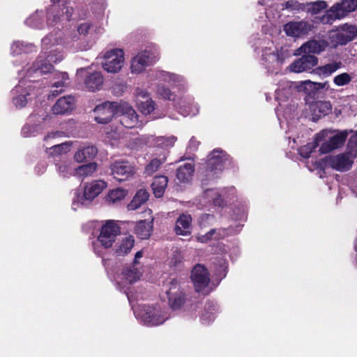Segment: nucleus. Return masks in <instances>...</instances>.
<instances>
[{
    "label": "nucleus",
    "mask_w": 357,
    "mask_h": 357,
    "mask_svg": "<svg viewBox=\"0 0 357 357\" xmlns=\"http://www.w3.org/2000/svg\"><path fill=\"white\" fill-rule=\"evenodd\" d=\"M230 162L229 155L221 149H214L208 156L206 162L204 178L202 184L207 185L210 182L220 178L226 165Z\"/></svg>",
    "instance_id": "f257e3e1"
},
{
    "label": "nucleus",
    "mask_w": 357,
    "mask_h": 357,
    "mask_svg": "<svg viewBox=\"0 0 357 357\" xmlns=\"http://www.w3.org/2000/svg\"><path fill=\"white\" fill-rule=\"evenodd\" d=\"M70 1H52V4L47 10V22L54 26L65 18L70 21L73 13V7L70 6Z\"/></svg>",
    "instance_id": "f03ea898"
},
{
    "label": "nucleus",
    "mask_w": 357,
    "mask_h": 357,
    "mask_svg": "<svg viewBox=\"0 0 357 357\" xmlns=\"http://www.w3.org/2000/svg\"><path fill=\"white\" fill-rule=\"evenodd\" d=\"M120 234L121 228L114 220H106L100 229L97 241L105 248H110Z\"/></svg>",
    "instance_id": "7ed1b4c3"
},
{
    "label": "nucleus",
    "mask_w": 357,
    "mask_h": 357,
    "mask_svg": "<svg viewBox=\"0 0 357 357\" xmlns=\"http://www.w3.org/2000/svg\"><path fill=\"white\" fill-rule=\"evenodd\" d=\"M119 104L116 102L106 101L97 105L94 109L95 121L101 124L110 122L115 115L119 114Z\"/></svg>",
    "instance_id": "20e7f679"
},
{
    "label": "nucleus",
    "mask_w": 357,
    "mask_h": 357,
    "mask_svg": "<svg viewBox=\"0 0 357 357\" xmlns=\"http://www.w3.org/2000/svg\"><path fill=\"white\" fill-rule=\"evenodd\" d=\"M102 68L111 73L119 72L124 63V52L121 49H113L105 53Z\"/></svg>",
    "instance_id": "39448f33"
},
{
    "label": "nucleus",
    "mask_w": 357,
    "mask_h": 357,
    "mask_svg": "<svg viewBox=\"0 0 357 357\" xmlns=\"http://www.w3.org/2000/svg\"><path fill=\"white\" fill-rule=\"evenodd\" d=\"M321 162L325 167H331L336 171L343 172L351 169L354 161L346 153H341L326 156Z\"/></svg>",
    "instance_id": "423d86ee"
},
{
    "label": "nucleus",
    "mask_w": 357,
    "mask_h": 357,
    "mask_svg": "<svg viewBox=\"0 0 357 357\" xmlns=\"http://www.w3.org/2000/svg\"><path fill=\"white\" fill-rule=\"evenodd\" d=\"M169 289L166 294L168 298V303L173 310L180 309L185 302V294L181 289L179 282L176 278L172 279L169 282Z\"/></svg>",
    "instance_id": "0eeeda50"
},
{
    "label": "nucleus",
    "mask_w": 357,
    "mask_h": 357,
    "mask_svg": "<svg viewBox=\"0 0 357 357\" xmlns=\"http://www.w3.org/2000/svg\"><path fill=\"white\" fill-rule=\"evenodd\" d=\"M77 76L83 77L84 87L89 91H99L102 86L104 77L99 71L89 72L81 68L77 70Z\"/></svg>",
    "instance_id": "6e6552de"
},
{
    "label": "nucleus",
    "mask_w": 357,
    "mask_h": 357,
    "mask_svg": "<svg viewBox=\"0 0 357 357\" xmlns=\"http://www.w3.org/2000/svg\"><path fill=\"white\" fill-rule=\"evenodd\" d=\"M191 280L197 292L204 290L210 282L208 269L202 264H197L191 271Z\"/></svg>",
    "instance_id": "1a4fd4ad"
},
{
    "label": "nucleus",
    "mask_w": 357,
    "mask_h": 357,
    "mask_svg": "<svg viewBox=\"0 0 357 357\" xmlns=\"http://www.w3.org/2000/svg\"><path fill=\"white\" fill-rule=\"evenodd\" d=\"M114 178L119 181H126L135 174L134 167L127 160H116L109 165Z\"/></svg>",
    "instance_id": "9d476101"
},
{
    "label": "nucleus",
    "mask_w": 357,
    "mask_h": 357,
    "mask_svg": "<svg viewBox=\"0 0 357 357\" xmlns=\"http://www.w3.org/2000/svg\"><path fill=\"white\" fill-rule=\"evenodd\" d=\"M156 60L155 53L151 50H144L139 52L131 60L132 73H140L146 66L152 65Z\"/></svg>",
    "instance_id": "9b49d317"
},
{
    "label": "nucleus",
    "mask_w": 357,
    "mask_h": 357,
    "mask_svg": "<svg viewBox=\"0 0 357 357\" xmlns=\"http://www.w3.org/2000/svg\"><path fill=\"white\" fill-rule=\"evenodd\" d=\"M119 114L121 116L120 122L123 126L132 128L137 123V114L135 110L127 102H121L119 106Z\"/></svg>",
    "instance_id": "f8f14e48"
},
{
    "label": "nucleus",
    "mask_w": 357,
    "mask_h": 357,
    "mask_svg": "<svg viewBox=\"0 0 357 357\" xmlns=\"http://www.w3.org/2000/svg\"><path fill=\"white\" fill-rule=\"evenodd\" d=\"M318 63V58L314 55L303 54L296 59L290 66L289 69L294 73H302L312 70Z\"/></svg>",
    "instance_id": "ddd939ff"
},
{
    "label": "nucleus",
    "mask_w": 357,
    "mask_h": 357,
    "mask_svg": "<svg viewBox=\"0 0 357 357\" xmlns=\"http://www.w3.org/2000/svg\"><path fill=\"white\" fill-rule=\"evenodd\" d=\"M329 43L325 40H315L312 39L303 43L297 50L296 54L300 55L302 54H319L325 51L328 47Z\"/></svg>",
    "instance_id": "4468645a"
},
{
    "label": "nucleus",
    "mask_w": 357,
    "mask_h": 357,
    "mask_svg": "<svg viewBox=\"0 0 357 357\" xmlns=\"http://www.w3.org/2000/svg\"><path fill=\"white\" fill-rule=\"evenodd\" d=\"M312 25L308 22H289L284 24V31L291 37H300L307 35L312 29Z\"/></svg>",
    "instance_id": "2eb2a0df"
},
{
    "label": "nucleus",
    "mask_w": 357,
    "mask_h": 357,
    "mask_svg": "<svg viewBox=\"0 0 357 357\" xmlns=\"http://www.w3.org/2000/svg\"><path fill=\"white\" fill-rule=\"evenodd\" d=\"M357 8V1H340L332 6L328 17L342 19Z\"/></svg>",
    "instance_id": "dca6fc26"
},
{
    "label": "nucleus",
    "mask_w": 357,
    "mask_h": 357,
    "mask_svg": "<svg viewBox=\"0 0 357 357\" xmlns=\"http://www.w3.org/2000/svg\"><path fill=\"white\" fill-rule=\"evenodd\" d=\"M342 32L337 33L335 36V42L337 45H344L349 42L353 40L357 36V26L344 24L340 26Z\"/></svg>",
    "instance_id": "f3484780"
},
{
    "label": "nucleus",
    "mask_w": 357,
    "mask_h": 357,
    "mask_svg": "<svg viewBox=\"0 0 357 357\" xmlns=\"http://www.w3.org/2000/svg\"><path fill=\"white\" fill-rule=\"evenodd\" d=\"M106 187L107 183L102 180L94 181L88 183L84 187L83 196L78 201L82 204L84 203V200L92 201L100 195Z\"/></svg>",
    "instance_id": "a211bd4d"
},
{
    "label": "nucleus",
    "mask_w": 357,
    "mask_h": 357,
    "mask_svg": "<svg viewBox=\"0 0 357 357\" xmlns=\"http://www.w3.org/2000/svg\"><path fill=\"white\" fill-rule=\"evenodd\" d=\"M192 217L188 213H181L177 218L174 231L178 236H188L192 233Z\"/></svg>",
    "instance_id": "6ab92c4d"
},
{
    "label": "nucleus",
    "mask_w": 357,
    "mask_h": 357,
    "mask_svg": "<svg viewBox=\"0 0 357 357\" xmlns=\"http://www.w3.org/2000/svg\"><path fill=\"white\" fill-rule=\"evenodd\" d=\"M348 136V132L344 130L342 132H340L338 134L335 135L334 136L330 137V139L324 142L320 148L319 151L321 153H328L331 152V151L337 149L342 146Z\"/></svg>",
    "instance_id": "aec40b11"
},
{
    "label": "nucleus",
    "mask_w": 357,
    "mask_h": 357,
    "mask_svg": "<svg viewBox=\"0 0 357 357\" xmlns=\"http://www.w3.org/2000/svg\"><path fill=\"white\" fill-rule=\"evenodd\" d=\"M75 105V98L72 96L60 98L52 107L54 114H66L73 111Z\"/></svg>",
    "instance_id": "412c9836"
},
{
    "label": "nucleus",
    "mask_w": 357,
    "mask_h": 357,
    "mask_svg": "<svg viewBox=\"0 0 357 357\" xmlns=\"http://www.w3.org/2000/svg\"><path fill=\"white\" fill-rule=\"evenodd\" d=\"M98 153V149L95 146H87L79 148L75 153L74 158L77 162H84L95 158Z\"/></svg>",
    "instance_id": "4be33fe9"
},
{
    "label": "nucleus",
    "mask_w": 357,
    "mask_h": 357,
    "mask_svg": "<svg viewBox=\"0 0 357 357\" xmlns=\"http://www.w3.org/2000/svg\"><path fill=\"white\" fill-rule=\"evenodd\" d=\"M167 183L168 178L166 176L158 175L153 178L151 188L153 194L156 197L160 198L163 196L167 186Z\"/></svg>",
    "instance_id": "5701e85b"
},
{
    "label": "nucleus",
    "mask_w": 357,
    "mask_h": 357,
    "mask_svg": "<svg viewBox=\"0 0 357 357\" xmlns=\"http://www.w3.org/2000/svg\"><path fill=\"white\" fill-rule=\"evenodd\" d=\"M152 231L153 222L146 220L139 221L135 229V234L141 239L149 238Z\"/></svg>",
    "instance_id": "b1692460"
},
{
    "label": "nucleus",
    "mask_w": 357,
    "mask_h": 357,
    "mask_svg": "<svg viewBox=\"0 0 357 357\" xmlns=\"http://www.w3.org/2000/svg\"><path fill=\"white\" fill-rule=\"evenodd\" d=\"M135 244L134 237L131 235L123 238L120 244L114 249L116 256L123 257L128 255Z\"/></svg>",
    "instance_id": "393cba45"
},
{
    "label": "nucleus",
    "mask_w": 357,
    "mask_h": 357,
    "mask_svg": "<svg viewBox=\"0 0 357 357\" xmlns=\"http://www.w3.org/2000/svg\"><path fill=\"white\" fill-rule=\"evenodd\" d=\"M195 171L194 165L191 163H185L180 166L176 170V178L181 182H188Z\"/></svg>",
    "instance_id": "a878e982"
},
{
    "label": "nucleus",
    "mask_w": 357,
    "mask_h": 357,
    "mask_svg": "<svg viewBox=\"0 0 357 357\" xmlns=\"http://www.w3.org/2000/svg\"><path fill=\"white\" fill-rule=\"evenodd\" d=\"M59 77L61 79V81L54 82L52 85V89L50 94L48 96V99H51L56 97L59 94L63 92V88L66 86V81L68 80L69 77L67 73H60Z\"/></svg>",
    "instance_id": "bb28decb"
},
{
    "label": "nucleus",
    "mask_w": 357,
    "mask_h": 357,
    "mask_svg": "<svg viewBox=\"0 0 357 357\" xmlns=\"http://www.w3.org/2000/svg\"><path fill=\"white\" fill-rule=\"evenodd\" d=\"M149 194L145 189H139L128 205L129 209L134 210L139 208L149 199Z\"/></svg>",
    "instance_id": "cd10ccee"
},
{
    "label": "nucleus",
    "mask_w": 357,
    "mask_h": 357,
    "mask_svg": "<svg viewBox=\"0 0 357 357\" xmlns=\"http://www.w3.org/2000/svg\"><path fill=\"white\" fill-rule=\"evenodd\" d=\"M121 275L126 282L132 284L137 282L140 278V273L137 268L134 266H128L123 268Z\"/></svg>",
    "instance_id": "c85d7f7f"
},
{
    "label": "nucleus",
    "mask_w": 357,
    "mask_h": 357,
    "mask_svg": "<svg viewBox=\"0 0 357 357\" xmlns=\"http://www.w3.org/2000/svg\"><path fill=\"white\" fill-rule=\"evenodd\" d=\"M127 195L126 190L121 188H117L116 189L110 190L107 197L106 202L109 204H114L123 199Z\"/></svg>",
    "instance_id": "c756f323"
},
{
    "label": "nucleus",
    "mask_w": 357,
    "mask_h": 357,
    "mask_svg": "<svg viewBox=\"0 0 357 357\" xmlns=\"http://www.w3.org/2000/svg\"><path fill=\"white\" fill-rule=\"evenodd\" d=\"M166 318L162 314V312L157 310L151 317L148 316L144 318V321L149 326H158L165 322Z\"/></svg>",
    "instance_id": "7c9ffc66"
},
{
    "label": "nucleus",
    "mask_w": 357,
    "mask_h": 357,
    "mask_svg": "<svg viewBox=\"0 0 357 357\" xmlns=\"http://www.w3.org/2000/svg\"><path fill=\"white\" fill-rule=\"evenodd\" d=\"M342 62H333L331 63H327L324 66H320L318 68V70L320 74H322L325 76H329L333 73L335 72L337 70L342 67Z\"/></svg>",
    "instance_id": "2f4dec72"
},
{
    "label": "nucleus",
    "mask_w": 357,
    "mask_h": 357,
    "mask_svg": "<svg viewBox=\"0 0 357 357\" xmlns=\"http://www.w3.org/2000/svg\"><path fill=\"white\" fill-rule=\"evenodd\" d=\"M97 169V164L96 162H89L86 165L79 166L77 169V174L80 176H89L92 174Z\"/></svg>",
    "instance_id": "473e14b6"
},
{
    "label": "nucleus",
    "mask_w": 357,
    "mask_h": 357,
    "mask_svg": "<svg viewBox=\"0 0 357 357\" xmlns=\"http://www.w3.org/2000/svg\"><path fill=\"white\" fill-rule=\"evenodd\" d=\"M162 163L163 161H162L161 160L158 158H153L145 167V173L147 174L148 175H152L153 174L158 171V169L160 168Z\"/></svg>",
    "instance_id": "72a5a7b5"
},
{
    "label": "nucleus",
    "mask_w": 357,
    "mask_h": 357,
    "mask_svg": "<svg viewBox=\"0 0 357 357\" xmlns=\"http://www.w3.org/2000/svg\"><path fill=\"white\" fill-rule=\"evenodd\" d=\"M351 76L347 73H342L333 78V82L338 86H345L351 81Z\"/></svg>",
    "instance_id": "f704fd0d"
},
{
    "label": "nucleus",
    "mask_w": 357,
    "mask_h": 357,
    "mask_svg": "<svg viewBox=\"0 0 357 357\" xmlns=\"http://www.w3.org/2000/svg\"><path fill=\"white\" fill-rule=\"evenodd\" d=\"M348 153L352 157L357 158V131L349 139L347 144Z\"/></svg>",
    "instance_id": "c9c22d12"
},
{
    "label": "nucleus",
    "mask_w": 357,
    "mask_h": 357,
    "mask_svg": "<svg viewBox=\"0 0 357 357\" xmlns=\"http://www.w3.org/2000/svg\"><path fill=\"white\" fill-rule=\"evenodd\" d=\"M155 102L151 99L142 102L139 105L141 112L144 114H150L155 109Z\"/></svg>",
    "instance_id": "e433bc0d"
},
{
    "label": "nucleus",
    "mask_w": 357,
    "mask_h": 357,
    "mask_svg": "<svg viewBox=\"0 0 357 357\" xmlns=\"http://www.w3.org/2000/svg\"><path fill=\"white\" fill-rule=\"evenodd\" d=\"M176 141V137L174 136L169 137H160L157 139V143L158 145L162 146L164 147H170L173 146Z\"/></svg>",
    "instance_id": "4c0bfd02"
},
{
    "label": "nucleus",
    "mask_w": 357,
    "mask_h": 357,
    "mask_svg": "<svg viewBox=\"0 0 357 357\" xmlns=\"http://www.w3.org/2000/svg\"><path fill=\"white\" fill-rule=\"evenodd\" d=\"M158 93L164 99L172 100H174L175 95L171 91V90L164 86H159L158 89Z\"/></svg>",
    "instance_id": "58836bf2"
},
{
    "label": "nucleus",
    "mask_w": 357,
    "mask_h": 357,
    "mask_svg": "<svg viewBox=\"0 0 357 357\" xmlns=\"http://www.w3.org/2000/svg\"><path fill=\"white\" fill-rule=\"evenodd\" d=\"M157 310L153 306L143 305L141 309V318L144 321V318L146 317H151L153 315Z\"/></svg>",
    "instance_id": "ea45409f"
},
{
    "label": "nucleus",
    "mask_w": 357,
    "mask_h": 357,
    "mask_svg": "<svg viewBox=\"0 0 357 357\" xmlns=\"http://www.w3.org/2000/svg\"><path fill=\"white\" fill-rule=\"evenodd\" d=\"M317 107L324 115L328 114L332 109L331 105L329 102H319L317 103Z\"/></svg>",
    "instance_id": "a19ab883"
},
{
    "label": "nucleus",
    "mask_w": 357,
    "mask_h": 357,
    "mask_svg": "<svg viewBox=\"0 0 357 357\" xmlns=\"http://www.w3.org/2000/svg\"><path fill=\"white\" fill-rule=\"evenodd\" d=\"M216 233L215 229H211L206 234L199 237V241L202 243H206L208 241H211L213 238V235Z\"/></svg>",
    "instance_id": "79ce46f5"
},
{
    "label": "nucleus",
    "mask_w": 357,
    "mask_h": 357,
    "mask_svg": "<svg viewBox=\"0 0 357 357\" xmlns=\"http://www.w3.org/2000/svg\"><path fill=\"white\" fill-rule=\"evenodd\" d=\"M69 146L67 143L60 144L52 146L54 152L61 154L62 153H66Z\"/></svg>",
    "instance_id": "37998d69"
},
{
    "label": "nucleus",
    "mask_w": 357,
    "mask_h": 357,
    "mask_svg": "<svg viewBox=\"0 0 357 357\" xmlns=\"http://www.w3.org/2000/svg\"><path fill=\"white\" fill-rule=\"evenodd\" d=\"M91 26V24L88 22L82 23L78 26L77 31L79 34L86 36V34H88Z\"/></svg>",
    "instance_id": "c03bdc74"
},
{
    "label": "nucleus",
    "mask_w": 357,
    "mask_h": 357,
    "mask_svg": "<svg viewBox=\"0 0 357 357\" xmlns=\"http://www.w3.org/2000/svg\"><path fill=\"white\" fill-rule=\"evenodd\" d=\"M182 262V257L180 253L174 254L171 258L170 264L174 267H178Z\"/></svg>",
    "instance_id": "a18cd8bd"
},
{
    "label": "nucleus",
    "mask_w": 357,
    "mask_h": 357,
    "mask_svg": "<svg viewBox=\"0 0 357 357\" xmlns=\"http://www.w3.org/2000/svg\"><path fill=\"white\" fill-rule=\"evenodd\" d=\"M312 152V149H310L308 146L301 147L299 150L300 155L304 158H309Z\"/></svg>",
    "instance_id": "49530a36"
},
{
    "label": "nucleus",
    "mask_w": 357,
    "mask_h": 357,
    "mask_svg": "<svg viewBox=\"0 0 357 357\" xmlns=\"http://www.w3.org/2000/svg\"><path fill=\"white\" fill-rule=\"evenodd\" d=\"M213 203L215 206L223 208L226 202L220 195H218L213 199Z\"/></svg>",
    "instance_id": "de8ad7c7"
},
{
    "label": "nucleus",
    "mask_w": 357,
    "mask_h": 357,
    "mask_svg": "<svg viewBox=\"0 0 357 357\" xmlns=\"http://www.w3.org/2000/svg\"><path fill=\"white\" fill-rule=\"evenodd\" d=\"M326 6V1H314L312 3V8L313 10H317L316 12H314V13H317L320 9L324 8Z\"/></svg>",
    "instance_id": "09e8293b"
},
{
    "label": "nucleus",
    "mask_w": 357,
    "mask_h": 357,
    "mask_svg": "<svg viewBox=\"0 0 357 357\" xmlns=\"http://www.w3.org/2000/svg\"><path fill=\"white\" fill-rule=\"evenodd\" d=\"M40 69H41V72H43V73L50 72L53 69V66L51 64H47V63L42 64Z\"/></svg>",
    "instance_id": "8fccbe9b"
},
{
    "label": "nucleus",
    "mask_w": 357,
    "mask_h": 357,
    "mask_svg": "<svg viewBox=\"0 0 357 357\" xmlns=\"http://www.w3.org/2000/svg\"><path fill=\"white\" fill-rule=\"evenodd\" d=\"M304 84L305 85V88L307 89V86H309L310 88H312V86H314V85H319V87H322L321 86V84H318V83H315V82H312L311 81H305L304 82Z\"/></svg>",
    "instance_id": "3c124183"
},
{
    "label": "nucleus",
    "mask_w": 357,
    "mask_h": 357,
    "mask_svg": "<svg viewBox=\"0 0 357 357\" xmlns=\"http://www.w3.org/2000/svg\"><path fill=\"white\" fill-rule=\"evenodd\" d=\"M142 255H143L142 251H138L136 252V254L135 255V259L133 261L134 264H137L138 263L137 259L141 258L142 257Z\"/></svg>",
    "instance_id": "603ef678"
},
{
    "label": "nucleus",
    "mask_w": 357,
    "mask_h": 357,
    "mask_svg": "<svg viewBox=\"0 0 357 357\" xmlns=\"http://www.w3.org/2000/svg\"><path fill=\"white\" fill-rule=\"evenodd\" d=\"M214 218V216L213 215L210 214H204L202 215L201 219L202 220H210Z\"/></svg>",
    "instance_id": "864d4df0"
},
{
    "label": "nucleus",
    "mask_w": 357,
    "mask_h": 357,
    "mask_svg": "<svg viewBox=\"0 0 357 357\" xmlns=\"http://www.w3.org/2000/svg\"><path fill=\"white\" fill-rule=\"evenodd\" d=\"M17 100V101L20 100L22 102L20 104L21 107H24L25 105V103L26 102L25 96H20Z\"/></svg>",
    "instance_id": "5fc2aeb1"
},
{
    "label": "nucleus",
    "mask_w": 357,
    "mask_h": 357,
    "mask_svg": "<svg viewBox=\"0 0 357 357\" xmlns=\"http://www.w3.org/2000/svg\"><path fill=\"white\" fill-rule=\"evenodd\" d=\"M293 2L294 1H286L285 7L286 8L291 7L292 6Z\"/></svg>",
    "instance_id": "6e6d98bb"
},
{
    "label": "nucleus",
    "mask_w": 357,
    "mask_h": 357,
    "mask_svg": "<svg viewBox=\"0 0 357 357\" xmlns=\"http://www.w3.org/2000/svg\"><path fill=\"white\" fill-rule=\"evenodd\" d=\"M264 1H259V3L261 6H265L266 4L264 3Z\"/></svg>",
    "instance_id": "4d7b16f0"
},
{
    "label": "nucleus",
    "mask_w": 357,
    "mask_h": 357,
    "mask_svg": "<svg viewBox=\"0 0 357 357\" xmlns=\"http://www.w3.org/2000/svg\"><path fill=\"white\" fill-rule=\"evenodd\" d=\"M220 238V235L218 234L215 238L218 239Z\"/></svg>",
    "instance_id": "13d9d810"
}]
</instances>
